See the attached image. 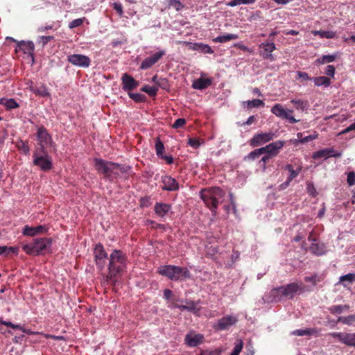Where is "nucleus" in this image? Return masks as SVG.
Wrapping results in <instances>:
<instances>
[{"label":"nucleus","mask_w":355,"mask_h":355,"mask_svg":"<svg viewBox=\"0 0 355 355\" xmlns=\"http://www.w3.org/2000/svg\"><path fill=\"white\" fill-rule=\"evenodd\" d=\"M108 272L104 279L107 284L116 286L127 266V256L119 250H114L109 256Z\"/></svg>","instance_id":"obj_1"},{"label":"nucleus","mask_w":355,"mask_h":355,"mask_svg":"<svg viewBox=\"0 0 355 355\" xmlns=\"http://www.w3.org/2000/svg\"><path fill=\"white\" fill-rule=\"evenodd\" d=\"M200 196L212 214L216 216L219 202L224 197L225 192L219 187H211L202 189Z\"/></svg>","instance_id":"obj_2"},{"label":"nucleus","mask_w":355,"mask_h":355,"mask_svg":"<svg viewBox=\"0 0 355 355\" xmlns=\"http://www.w3.org/2000/svg\"><path fill=\"white\" fill-rule=\"evenodd\" d=\"M304 285L303 284H297L295 282L288 284L286 286H282L271 290L270 295L272 301L280 302L283 299H293L295 294L300 291H303Z\"/></svg>","instance_id":"obj_3"},{"label":"nucleus","mask_w":355,"mask_h":355,"mask_svg":"<svg viewBox=\"0 0 355 355\" xmlns=\"http://www.w3.org/2000/svg\"><path fill=\"white\" fill-rule=\"evenodd\" d=\"M157 272L172 281H182L190 279L191 275L186 267H180L174 265H164L158 268Z\"/></svg>","instance_id":"obj_4"},{"label":"nucleus","mask_w":355,"mask_h":355,"mask_svg":"<svg viewBox=\"0 0 355 355\" xmlns=\"http://www.w3.org/2000/svg\"><path fill=\"white\" fill-rule=\"evenodd\" d=\"M94 168L96 171L104 175L109 180H112L113 176H118L119 174L116 171V163L106 161L101 158H94Z\"/></svg>","instance_id":"obj_5"},{"label":"nucleus","mask_w":355,"mask_h":355,"mask_svg":"<svg viewBox=\"0 0 355 355\" xmlns=\"http://www.w3.org/2000/svg\"><path fill=\"white\" fill-rule=\"evenodd\" d=\"M33 164L38 167L42 171H49L53 168L52 157L46 150H35L33 153Z\"/></svg>","instance_id":"obj_6"},{"label":"nucleus","mask_w":355,"mask_h":355,"mask_svg":"<svg viewBox=\"0 0 355 355\" xmlns=\"http://www.w3.org/2000/svg\"><path fill=\"white\" fill-rule=\"evenodd\" d=\"M52 239L49 238L35 239L30 244L22 246V250L28 254H39L50 247Z\"/></svg>","instance_id":"obj_7"},{"label":"nucleus","mask_w":355,"mask_h":355,"mask_svg":"<svg viewBox=\"0 0 355 355\" xmlns=\"http://www.w3.org/2000/svg\"><path fill=\"white\" fill-rule=\"evenodd\" d=\"M36 137L39 147L36 148L35 150H42V153H44V150H46V146L52 142L51 135L49 133L47 129L42 125L37 129Z\"/></svg>","instance_id":"obj_8"},{"label":"nucleus","mask_w":355,"mask_h":355,"mask_svg":"<svg viewBox=\"0 0 355 355\" xmlns=\"http://www.w3.org/2000/svg\"><path fill=\"white\" fill-rule=\"evenodd\" d=\"M94 256L97 268L101 271L103 270L106 266L107 260H109V257L101 243H99L95 245Z\"/></svg>","instance_id":"obj_9"},{"label":"nucleus","mask_w":355,"mask_h":355,"mask_svg":"<svg viewBox=\"0 0 355 355\" xmlns=\"http://www.w3.org/2000/svg\"><path fill=\"white\" fill-rule=\"evenodd\" d=\"M271 112L276 116L282 119L288 120L290 123H295L300 120H297L293 116V110H286L282 104L277 103L271 108Z\"/></svg>","instance_id":"obj_10"},{"label":"nucleus","mask_w":355,"mask_h":355,"mask_svg":"<svg viewBox=\"0 0 355 355\" xmlns=\"http://www.w3.org/2000/svg\"><path fill=\"white\" fill-rule=\"evenodd\" d=\"M274 137L275 134L272 132L257 133L250 140L249 144L252 147H258L272 140Z\"/></svg>","instance_id":"obj_11"},{"label":"nucleus","mask_w":355,"mask_h":355,"mask_svg":"<svg viewBox=\"0 0 355 355\" xmlns=\"http://www.w3.org/2000/svg\"><path fill=\"white\" fill-rule=\"evenodd\" d=\"M238 322V319L234 315H225L219 319L218 322L213 324V328L216 331H225L235 324Z\"/></svg>","instance_id":"obj_12"},{"label":"nucleus","mask_w":355,"mask_h":355,"mask_svg":"<svg viewBox=\"0 0 355 355\" xmlns=\"http://www.w3.org/2000/svg\"><path fill=\"white\" fill-rule=\"evenodd\" d=\"M67 61L74 66L87 68L91 64V59L85 55L72 54L67 56Z\"/></svg>","instance_id":"obj_13"},{"label":"nucleus","mask_w":355,"mask_h":355,"mask_svg":"<svg viewBox=\"0 0 355 355\" xmlns=\"http://www.w3.org/2000/svg\"><path fill=\"white\" fill-rule=\"evenodd\" d=\"M284 144L285 141L278 140L275 142L270 143L264 147H261V150L263 154H267L270 157L273 158L279 153V150L283 148Z\"/></svg>","instance_id":"obj_14"},{"label":"nucleus","mask_w":355,"mask_h":355,"mask_svg":"<svg viewBox=\"0 0 355 355\" xmlns=\"http://www.w3.org/2000/svg\"><path fill=\"white\" fill-rule=\"evenodd\" d=\"M164 50H161L152 55L146 58L141 63L139 68L141 69H147L155 64L164 55Z\"/></svg>","instance_id":"obj_15"},{"label":"nucleus","mask_w":355,"mask_h":355,"mask_svg":"<svg viewBox=\"0 0 355 355\" xmlns=\"http://www.w3.org/2000/svg\"><path fill=\"white\" fill-rule=\"evenodd\" d=\"M161 182L162 183L161 188L163 191H176L179 190V183L171 175H165L162 176Z\"/></svg>","instance_id":"obj_16"},{"label":"nucleus","mask_w":355,"mask_h":355,"mask_svg":"<svg viewBox=\"0 0 355 355\" xmlns=\"http://www.w3.org/2000/svg\"><path fill=\"white\" fill-rule=\"evenodd\" d=\"M121 85L124 91L130 92L136 89L139 86V83L130 74L124 73L121 76Z\"/></svg>","instance_id":"obj_17"},{"label":"nucleus","mask_w":355,"mask_h":355,"mask_svg":"<svg viewBox=\"0 0 355 355\" xmlns=\"http://www.w3.org/2000/svg\"><path fill=\"white\" fill-rule=\"evenodd\" d=\"M204 336L200 334H196L193 331L189 332L184 338L185 344L190 347H194L203 343Z\"/></svg>","instance_id":"obj_18"},{"label":"nucleus","mask_w":355,"mask_h":355,"mask_svg":"<svg viewBox=\"0 0 355 355\" xmlns=\"http://www.w3.org/2000/svg\"><path fill=\"white\" fill-rule=\"evenodd\" d=\"M340 156V153H336L332 148H327L314 152L312 155V158L314 159H318L320 158L327 159L330 157H339Z\"/></svg>","instance_id":"obj_19"},{"label":"nucleus","mask_w":355,"mask_h":355,"mask_svg":"<svg viewBox=\"0 0 355 355\" xmlns=\"http://www.w3.org/2000/svg\"><path fill=\"white\" fill-rule=\"evenodd\" d=\"M332 336L346 345L355 347V333H334Z\"/></svg>","instance_id":"obj_20"},{"label":"nucleus","mask_w":355,"mask_h":355,"mask_svg":"<svg viewBox=\"0 0 355 355\" xmlns=\"http://www.w3.org/2000/svg\"><path fill=\"white\" fill-rule=\"evenodd\" d=\"M22 51L25 54H28L33 60L35 45L32 41L17 42V46L16 49V51Z\"/></svg>","instance_id":"obj_21"},{"label":"nucleus","mask_w":355,"mask_h":355,"mask_svg":"<svg viewBox=\"0 0 355 355\" xmlns=\"http://www.w3.org/2000/svg\"><path fill=\"white\" fill-rule=\"evenodd\" d=\"M261 48H263L262 56L264 59H269L270 60H274V57L272 55V52H273L275 49V44L273 42L267 40L266 42L262 43L260 45Z\"/></svg>","instance_id":"obj_22"},{"label":"nucleus","mask_w":355,"mask_h":355,"mask_svg":"<svg viewBox=\"0 0 355 355\" xmlns=\"http://www.w3.org/2000/svg\"><path fill=\"white\" fill-rule=\"evenodd\" d=\"M184 44L189 46V49L192 51H198L203 53L211 54L214 51L208 45L202 43H191L189 42H184Z\"/></svg>","instance_id":"obj_23"},{"label":"nucleus","mask_w":355,"mask_h":355,"mask_svg":"<svg viewBox=\"0 0 355 355\" xmlns=\"http://www.w3.org/2000/svg\"><path fill=\"white\" fill-rule=\"evenodd\" d=\"M47 231V229L45 226L38 225L37 227H30L28 225H25L23 229V234L28 236H34L39 234L45 233Z\"/></svg>","instance_id":"obj_24"},{"label":"nucleus","mask_w":355,"mask_h":355,"mask_svg":"<svg viewBox=\"0 0 355 355\" xmlns=\"http://www.w3.org/2000/svg\"><path fill=\"white\" fill-rule=\"evenodd\" d=\"M171 209V205L164 202H156L154 206L155 213L159 217H164Z\"/></svg>","instance_id":"obj_25"},{"label":"nucleus","mask_w":355,"mask_h":355,"mask_svg":"<svg viewBox=\"0 0 355 355\" xmlns=\"http://www.w3.org/2000/svg\"><path fill=\"white\" fill-rule=\"evenodd\" d=\"M30 90L36 96L42 97L50 96V93L49 92L47 87L43 84H41L39 86L31 85L30 86Z\"/></svg>","instance_id":"obj_26"},{"label":"nucleus","mask_w":355,"mask_h":355,"mask_svg":"<svg viewBox=\"0 0 355 355\" xmlns=\"http://www.w3.org/2000/svg\"><path fill=\"white\" fill-rule=\"evenodd\" d=\"M211 85V78H200L195 81H193L192 84V87L196 89H204L207 88Z\"/></svg>","instance_id":"obj_27"},{"label":"nucleus","mask_w":355,"mask_h":355,"mask_svg":"<svg viewBox=\"0 0 355 355\" xmlns=\"http://www.w3.org/2000/svg\"><path fill=\"white\" fill-rule=\"evenodd\" d=\"M285 169H286L290 173L289 176L288 177L286 182V184L288 185L289 183L299 175V173L302 170V166L299 165L295 170L292 164H287L285 166Z\"/></svg>","instance_id":"obj_28"},{"label":"nucleus","mask_w":355,"mask_h":355,"mask_svg":"<svg viewBox=\"0 0 355 355\" xmlns=\"http://www.w3.org/2000/svg\"><path fill=\"white\" fill-rule=\"evenodd\" d=\"M0 105L4 106L7 110H11L19 107V104L14 98H1Z\"/></svg>","instance_id":"obj_29"},{"label":"nucleus","mask_w":355,"mask_h":355,"mask_svg":"<svg viewBox=\"0 0 355 355\" xmlns=\"http://www.w3.org/2000/svg\"><path fill=\"white\" fill-rule=\"evenodd\" d=\"M325 245L324 243H312L309 250L310 252L317 256H321L325 254Z\"/></svg>","instance_id":"obj_30"},{"label":"nucleus","mask_w":355,"mask_h":355,"mask_svg":"<svg viewBox=\"0 0 355 355\" xmlns=\"http://www.w3.org/2000/svg\"><path fill=\"white\" fill-rule=\"evenodd\" d=\"M239 35L236 34L227 33L226 35H220L213 40L214 42L225 43L232 40H236Z\"/></svg>","instance_id":"obj_31"},{"label":"nucleus","mask_w":355,"mask_h":355,"mask_svg":"<svg viewBox=\"0 0 355 355\" xmlns=\"http://www.w3.org/2000/svg\"><path fill=\"white\" fill-rule=\"evenodd\" d=\"M16 147L20 153L24 154L25 155L29 154L30 148L27 141H24L22 139L17 140L16 141Z\"/></svg>","instance_id":"obj_32"},{"label":"nucleus","mask_w":355,"mask_h":355,"mask_svg":"<svg viewBox=\"0 0 355 355\" xmlns=\"http://www.w3.org/2000/svg\"><path fill=\"white\" fill-rule=\"evenodd\" d=\"M263 155V153L261 150V148L255 149L254 150L250 152L248 155L244 157L243 160L245 162H251L254 161L256 159H258L261 155Z\"/></svg>","instance_id":"obj_33"},{"label":"nucleus","mask_w":355,"mask_h":355,"mask_svg":"<svg viewBox=\"0 0 355 355\" xmlns=\"http://www.w3.org/2000/svg\"><path fill=\"white\" fill-rule=\"evenodd\" d=\"M291 103L293 104L296 110H300L301 111H304L309 106L307 101L301 99H292Z\"/></svg>","instance_id":"obj_34"},{"label":"nucleus","mask_w":355,"mask_h":355,"mask_svg":"<svg viewBox=\"0 0 355 355\" xmlns=\"http://www.w3.org/2000/svg\"><path fill=\"white\" fill-rule=\"evenodd\" d=\"M314 83L316 86H324L326 87L331 85L330 78L325 76H319L313 78Z\"/></svg>","instance_id":"obj_35"},{"label":"nucleus","mask_w":355,"mask_h":355,"mask_svg":"<svg viewBox=\"0 0 355 355\" xmlns=\"http://www.w3.org/2000/svg\"><path fill=\"white\" fill-rule=\"evenodd\" d=\"M315 36H319L321 38L332 39L336 35V32L326 31H315L313 32Z\"/></svg>","instance_id":"obj_36"},{"label":"nucleus","mask_w":355,"mask_h":355,"mask_svg":"<svg viewBox=\"0 0 355 355\" xmlns=\"http://www.w3.org/2000/svg\"><path fill=\"white\" fill-rule=\"evenodd\" d=\"M141 90L144 92H146L150 96L153 97L157 95V91H158V87L153 85L150 86L148 85H144L141 88Z\"/></svg>","instance_id":"obj_37"},{"label":"nucleus","mask_w":355,"mask_h":355,"mask_svg":"<svg viewBox=\"0 0 355 355\" xmlns=\"http://www.w3.org/2000/svg\"><path fill=\"white\" fill-rule=\"evenodd\" d=\"M257 1V0H232L230 2H227L226 5L229 7H235L241 4L249 5L253 4Z\"/></svg>","instance_id":"obj_38"},{"label":"nucleus","mask_w":355,"mask_h":355,"mask_svg":"<svg viewBox=\"0 0 355 355\" xmlns=\"http://www.w3.org/2000/svg\"><path fill=\"white\" fill-rule=\"evenodd\" d=\"M348 305H333L328 308L329 312L332 314L341 313L344 311L349 309Z\"/></svg>","instance_id":"obj_39"},{"label":"nucleus","mask_w":355,"mask_h":355,"mask_svg":"<svg viewBox=\"0 0 355 355\" xmlns=\"http://www.w3.org/2000/svg\"><path fill=\"white\" fill-rule=\"evenodd\" d=\"M53 40V36H39L36 42L39 46L43 49L50 41Z\"/></svg>","instance_id":"obj_40"},{"label":"nucleus","mask_w":355,"mask_h":355,"mask_svg":"<svg viewBox=\"0 0 355 355\" xmlns=\"http://www.w3.org/2000/svg\"><path fill=\"white\" fill-rule=\"evenodd\" d=\"M243 105H247L246 107L250 109L252 107H257L259 106H263L264 103L260 99H253L251 101H247L243 103Z\"/></svg>","instance_id":"obj_41"},{"label":"nucleus","mask_w":355,"mask_h":355,"mask_svg":"<svg viewBox=\"0 0 355 355\" xmlns=\"http://www.w3.org/2000/svg\"><path fill=\"white\" fill-rule=\"evenodd\" d=\"M336 58V56L335 55H326L318 58L315 62L318 64H324L334 62Z\"/></svg>","instance_id":"obj_42"},{"label":"nucleus","mask_w":355,"mask_h":355,"mask_svg":"<svg viewBox=\"0 0 355 355\" xmlns=\"http://www.w3.org/2000/svg\"><path fill=\"white\" fill-rule=\"evenodd\" d=\"M129 97L136 103H143L146 100V96L140 93L128 92Z\"/></svg>","instance_id":"obj_43"},{"label":"nucleus","mask_w":355,"mask_h":355,"mask_svg":"<svg viewBox=\"0 0 355 355\" xmlns=\"http://www.w3.org/2000/svg\"><path fill=\"white\" fill-rule=\"evenodd\" d=\"M348 282L349 284H352L355 282V274L354 273H349L345 275H343L340 277V282L343 283V286L345 287L347 286V284H345L344 282Z\"/></svg>","instance_id":"obj_44"},{"label":"nucleus","mask_w":355,"mask_h":355,"mask_svg":"<svg viewBox=\"0 0 355 355\" xmlns=\"http://www.w3.org/2000/svg\"><path fill=\"white\" fill-rule=\"evenodd\" d=\"M155 150L156 154L159 157H161L162 155H164V146L159 138L157 139L155 142Z\"/></svg>","instance_id":"obj_45"},{"label":"nucleus","mask_w":355,"mask_h":355,"mask_svg":"<svg viewBox=\"0 0 355 355\" xmlns=\"http://www.w3.org/2000/svg\"><path fill=\"white\" fill-rule=\"evenodd\" d=\"M297 138L299 139V142L300 144H305L310 141H312L313 139H315L318 137V134L315 133L313 135H311L309 136H306L304 138H302V133H297Z\"/></svg>","instance_id":"obj_46"},{"label":"nucleus","mask_w":355,"mask_h":355,"mask_svg":"<svg viewBox=\"0 0 355 355\" xmlns=\"http://www.w3.org/2000/svg\"><path fill=\"white\" fill-rule=\"evenodd\" d=\"M338 320V322H340L343 324L351 325L355 322V315H349L345 317H340Z\"/></svg>","instance_id":"obj_47"},{"label":"nucleus","mask_w":355,"mask_h":355,"mask_svg":"<svg viewBox=\"0 0 355 355\" xmlns=\"http://www.w3.org/2000/svg\"><path fill=\"white\" fill-rule=\"evenodd\" d=\"M306 282H311L313 286H315L318 282L322 281V278L318 275L315 274L311 276H306L304 277Z\"/></svg>","instance_id":"obj_48"},{"label":"nucleus","mask_w":355,"mask_h":355,"mask_svg":"<svg viewBox=\"0 0 355 355\" xmlns=\"http://www.w3.org/2000/svg\"><path fill=\"white\" fill-rule=\"evenodd\" d=\"M156 86L164 90H168L170 87L168 80L165 78H159Z\"/></svg>","instance_id":"obj_49"},{"label":"nucleus","mask_w":355,"mask_h":355,"mask_svg":"<svg viewBox=\"0 0 355 355\" xmlns=\"http://www.w3.org/2000/svg\"><path fill=\"white\" fill-rule=\"evenodd\" d=\"M198 304V302L194 301H189L187 302V310L191 312H193L194 314H197L200 311V309H197L196 306Z\"/></svg>","instance_id":"obj_50"},{"label":"nucleus","mask_w":355,"mask_h":355,"mask_svg":"<svg viewBox=\"0 0 355 355\" xmlns=\"http://www.w3.org/2000/svg\"><path fill=\"white\" fill-rule=\"evenodd\" d=\"M313 330L311 329H296L292 332L293 335L303 336L306 335H311Z\"/></svg>","instance_id":"obj_51"},{"label":"nucleus","mask_w":355,"mask_h":355,"mask_svg":"<svg viewBox=\"0 0 355 355\" xmlns=\"http://www.w3.org/2000/svg\"><path fill=\"white\" fill-rule=\"evenodd\" d=\"M243 347V342L241 340H238L236 344L234 347V350L230 355H239Z\"/></svg>","instance_id":"obj_52"},{"label":"nucleus","mask_w":355,"mask_h":355,"mask_svg":"<svg viewBox=\"0 0 355 355\" xmlns=\"http://www.w3.org/2000/svg\"><path fill=\"white\" fill-rule=\"evenodd\" d=\"M84 19H85V17L76 19L71 21L69 24V28L72 29V28H74L76 27L81 26L83 24V21H84Z\"/></svg>","instance_id":"obj_53"},{"label":"nucleus","mask_w":355,"mask_h":355,"mask_svg":"<svg viewBox=\"0 0 355 355\" xmlns=\"http://www.w3.org/2000/svg\"><path fill=\"white\" fill-rule=\"evenodd\" d=\"M270 159H272V157H270L268 155L263 154V156L260 159L259 164L260 166L262 167L263 171L266 170V163H268Z\"/></svg>","instance_id":"obj_54"},{"label":"nucleus","mask_w":355,"mask_h":355,"mask_svg":"<svg viewBox=\"0 0 355 355\" xmlns=\"http://www.w3.org/2000/svg\"><path fill=\"white\" fill-rule=\"evenodd\" d=\"M116 170H119L122 173L128 174L131 171V167L128 165H121L116 163Z\"/></svg>","instance_id":"obj_55"},{"label":"nucleus","mask_w":355,"mask_h":355,"mask_svg":"<svg viewBox=\"0 0 355 355\" xmlns=\"http://www.w3.org/2000/svg\"><path fill=\"white\" fill-rule=\"evenodd\" d=\"M186 124V120L183 118H180L175 120L174 123L172 125L173 128L178 129L183 127Z\"/></svg>","instance_id":"obj_56"},{"label":"nucleus","mask_w":355,"mask_h":355,"mask_svg":"<svg viewBox=\"0 0 355 355\" xmlns=\"http://www.w3.org/2000/svg\"><path fill=\"white\" fill-rule=\"evenodd\" d=\"M347 182L349 186L355 184V172L351 171L347 173Z\"/></svg>","instance_id":"obj_57"},{"label":"nucleus","mask_w":355,"mask_h":355,"mask_svg":"<svg viewBox=\"0 0 355 355\" xmlns=\"http://www.w3.org/2000/svg\"><path fill=\"white\" fill-rule=\"evenodd\" d=\"M169 5L174 7L178 11L183 8L182 4L179 0H169Z\"/></svg>","instance_id":"obj_58"},{"label":"nucleus","mask_w":355,"mask_h":355,"mask_svg":"<svg viewBox=\"0 0 355 355\" xmlns=\"http://www.w3.org/2000/svg\"><path fill=\"white\" fill-rule=\"evenodd\" d=\"M113 8L116 11V12L118 13V15L120 17H121L123 15V6L121 3H116V2L114 3Z\"/></svg>","instance_id":"obj_59"},{"label":"nucleus","mask_w":355,"mask_h":355,"mask_svg":"<svg viewBox=\"0 0 355 355\" xmlns=\"http://www.w3.org/2000/svg\"><path fill=\"white\" fill-rule=\"evenodd\" d=\"M188 144L189 146L196 149L198 148L200 145L199 140L196 138H190L189 139Z\"/></svg>","instance_id":"obj_60"},{"label":"nucleus","mask_w":355,"mask_h":355,"mask_svg":"<svg viewBox=\"0 0 355 355\" xmlns=\"http://www.w3.org/2000/svg\"><path fill=\"white\" fill-rule=\"evenodd\" d=\"M325 74L334 78L335 74V67L333 65H328L325 69Z\"/></svg>","instance_id":"obj_61"},{"label":"nucleus","mask_w":355,"mask_h":355,"mask_svg":"<svg viewBox=\"0 0 355 355\" xmlns=\"http://www.w3.org/2000/svg\"><path fill=\"white\" fill-rule=\"evenodd\" d=\"M148 222L149 224L152 225V227L153 228L161 229V230H166V226L164 224H159V223H157L155 222L154 220H148Z\"/></svg>","instance_id":"obj_62"},{"label":"nucleus","mask_w":355,"mask_h":355,"mask_svg":"<svg viewBox=\"0 0 355 355\" xmlns=\"http://www.w3.org/2000/svg\"><path fill=\"white\" fill-rule=\"evenodd\" d=\"M297 76L299 78H302L303 80H312L311 78H310L307 73L302 72V71H297Z\"/></svg>","instance_id":"obj_63"},{"label":"nucleus","mask_w":355,"mask_h":355,"mask_svg":"<svg viewBox=\"0 0 355 355\" xmlns=\"http://www.w3.org/2000/svg\"><path fill=\"white\" fill-rule=\"evenodd\" d=\"M160 158L162 159H164L168 164H171L173 163V157L172 155H164Z\"/></svg>","instance_id":"obj_64"}]
</instances>
